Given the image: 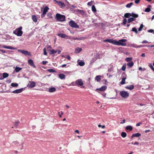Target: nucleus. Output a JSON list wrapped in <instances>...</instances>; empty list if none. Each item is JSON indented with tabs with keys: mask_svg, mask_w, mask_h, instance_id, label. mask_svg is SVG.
<instances>
[{
	"mask_svg": "<svg viewBox=\"0 0 154 154\" xmlns=\"http://www.w3.org/2000/svg\"><path fill=\"white\" fill-rule=\"evenodd\" d=\"M65 16L64 15L57 13L56 15L55 19L58 21L62 22L65 20Z\"/></svg>",
	"mask_w": 154,
	"mask_h": 154,
	"instance_id": "obj_1",
	"label": "nucleus"
},
{
	"mask_svg": "<svg viewBox=\"0 0 154 154\" xmlns=\"http://www.w3.org/2000/svg\"><path fill=\"white\" fill-rule=\"evenodd\" d=\"M22 29V26H20L19 28L16 29L14 31L13 33L17 36H21L23 34V32L21 30Z\"/></svg>",
	"mask_w": 154,
	"mask_h": 154,
	"instance_id": "obj_2",
	"label": "nucleus"
},
{
	"mask_svg": "<svg viewBox=\"0 0 154 154\" xmlns=\"http://www.w3.org/2000/svg\"><path fill=\"white\" fill-rule=\"evenodd\" d=\"M127 41V40L125 39H122L119 40L118 41H116L114 43L115 45H122L123 46H125L126 45V43L125 42Z\"/></svg>",
	"mask_w": 154,
	"mask_h": 154,
	"instance_id": "obj_3",
	"label": "nucleus"
},
{
	"mask_svg": "<svg viewBox=\"0 0 154 154\" xmlns=\"http://www.w3.org/2000/svg\"><path fill=\"white\" fill-rule=\"evenodd\" d=\"M69 24L72 28H78L79 27V26L74 21L72 20H70L69 22Z\"/></svg>",
	"mask_w": 154,
	"mask_h": 154,
	"instance_id": "obj_4",
	"label": "nucleus"
},
{
	"mask_svg": "<svg viewBox=\"0 0 154 154\" xmlns=\"http://www.w3.org/2000/svg\"><path fill=\"white\" fill-rule=\"evenodd\" d=\"M120 94L121 96L123 98H126L129 96V94L125 91H120Z\"/></svg>",
	"mask_w": 154,
	"mask_h": 154,
	"instance_id": "obj_5",
	"label": "nucleus"
},
{
	"mask_svg": "<svg viewBox=\"0 0 154 154\" xmlns=\"http://www.w3.org/2000/svg\"><path fill=\"white\" fill-rule=\"evenodd\" d=\"M18 51L20 52L25 56H31V55L30 53L27 51L23 50H19Z\"/></svg>",
	"mask_w": 154,
	"mask_h": 154,
	"instance_id": "obj_6",
	"label": "nucleus"
},
{
	"mask_svg": "<svg viewBox=\"0 0 154 154\" xmlns=\"http://www.w3.org/2000/svg\"><path fill=\"white\" fill-rule=\"evenodd\" d=\"M75 84L78 86H82L83 85V82L82 79L77 80L75 82Z\"/></svg>",
	"mask_w": 154,
	"mask_h": 154,
	"instance_id": "obj_7",
	"label": "nucleus"
},
{
	"mask_svg": "<svg viewBox=\"0 0 154 154\" xmlns=\"http://www.w3.org/2000/svg\"><path fill=\"white\" fill-rule=\"evenodd\" d=\"M36 85L35 83L34 82H30L29 81L27 87L29 88H33Z\"/></svg>",
	"mask_w": 154,
	"mask_h": 154,
	"instance_id": "obj_8",
	"label": "nucleus"
},
{
	"mask_svg": "<svg viewBox=\"0 0 154 154\" xmlns=\"http://www.w3.org/2000/svg\"><path fill=\"white\" fill-rule=\"evenodd\" d=\"M28 63L33 68H35L36 66L35 65L33 61L31 59H29L28 60Z\"/></svg>",
	"mask_w": 154,
	"mask_h": 154,
	"instance_id": "obj_9",
	"label": "nucleus"
},
{
	"mask_svg": "<svg viewBox=\"0 0 154 154\" xmlns=\"http://www.w3.org/2000/svg\"><path fill=\"white\" fill-rule=\"evenodd\" d=\"M23 90V88H22L19 89H16L14 91H13L12 92V93L14 94H18L20 93Z\"/></svg>",
	"mask_w": 154,
	"mask_h": 154,
	"instance_id": "obj_10",
	"label": "nucleus"
},
{
	"mask_svg": "<svg viewBox=\"0 0 154 154\" xmlns=\"http://www.w3.org/2000/svg\"><path fill=\"white\" fill-rule=\"evenodd\" d=\"M103 42H109V43H112L114 45V43H115V42H116V40H113L112 39H107L106 40H103Z\"/></svg>",
	"mask_w": 154,
	"mask_h": 154,
	"instance_id": "obj_11",
	"label": "nucleus"
},
{
	"mask_svg": "<svg viewBox=\"0 0 154 154\" xmlns=\"http://www.w3.org/2000/svg\"><path fill=\"white\" fill-rule=\"evenodd\" d=\"M107 87L106 86H102L100 88H97V90H98L100 91H104L107 89Z\"/></svg>",
	"mask_w": 154,
	"mask_h": 154,
	"instance_id": "obj_12",
	"label": "nucleus"
},
{
	"mask_svg": "<svg viewBox=\"0 0 154 154\" xmlns=\"http://www.w3.org/2000/svg\"><path fill=\"white\" fill-rule=\"evenodd\" d=\"M2 46H3V48H6V49H13V50H15L16 49V48H15L13 47H12V46H7L5 45H3Z\"/></svg>",
	"mask_w": 154,
	"mask_h": 154,
	"instance_id": "obj_13",
	"label": "nucleus"
},
{
	"mask_svg": "<svg viewBox=\"0 0 154 154\" xmlns=\"http://www.w3.org/2000/svg\"><path fill=\"white\" fill-rule=\"evenodd\" d=\"M141 135V134L140 133H137L135 134H133L132 135L131 137V138H132L134 137H138Z\"/></svg>",
	"mask_w": 154,
	"mask_h": 154,
	"instance_id": "obj_14",
	"label": "nucleus"
},
{
	"mask_svg": "<svg viewBox=\"0 0 154 154\" xmlns=\"http://www.w3.org/2000/svg\"><path fill=\"white\" fill-rule=\"evenodd\" d=\"M134 64V63L132 61H131L127 63V65L128 68H131L133 66Z\"/></svg>",
	"mask_w": 154,
	"mask_h": 154,
	"instance_id": "obj_15",
	"label": "nucleus"
},
{
	"mask_svg": "<svg viewBox=\"0 0 154 154\" xmlns=\"http://www.w3.org/2000/svg\"><path fill=\"white\" fill-rule=\"evenodd\" d=\"M134 88V86L133 85H131L129 86H127L125 87V88L127 89L131 90L133 89Z\"/></svg>",
	"mask_w": 154,
	"mask_h": 154,
	"instance_id": "obj_16",
	"label": "nucleus"
},
{
	"mask_svg": "<svg viewBox=\"0 0 154 154\" xmlns=\"http://www.w3.org/2000/svg\"><path fill=\"white\" fill-rule=\"evenodd\" d=\"M58 3V4L59 6H60L61 8L63 7H65V5H64V3L61 1H56Z\"/></svg>",
	"mask_w": 154,
	"mask_h": 154,
	"instance_id": "obj_17",
	"label": "nucleus"
},
{
	"mask_svg": "<svg viewBox=\"0 0 154 154\" xmlns=\"http://www.w3.org/2000/svg\"><path fill=\"white\" fill-rule=\"evenodd\" d=\"M56 90V89L54 87H51L49 89L48 91L49 92H55Z\"/></svg>",
	"mask_w": 154,
	"mask_h": 154,
	"instance_id": "obj_18",
	"label": "nucleus"
},
{
	"mask_svg": "<svg viewBox=\"0 0 154 154\" xmlns=\"http://www.w3.org/2000/svg\"><path fill=\"white\" fill-rule=\"evenodd\" d=\"M57 35L63 38H65L67 37L66 35L64 34L59 33L58 34H57Z\"/></svg>",
	"mask_w": 154,
	"mask_h": 154,
	"instance_id": "obj_19",
	"label": "nucleus"
},
{
	"mask_svg": "<svg viewBox=\"0 0 154 154\" xmlns=\"http://www.w3.org/2000/svg\"><path fill=\"white\" fill-rule=\"evenodd\" d=\"M32 19L33 21L35 22H36L37 21V17L35 15H33L32 16Z\"/></svg>",
	"mask_w": 154,
	"mask_h": 154,
	"instance_id": "obj_20",
	"label": "nucleus"
},
{
	"mask_svg": "<svg viewBox=\"0 0 154 154\" xmlns=\"http://www.w3.org/2000/svg\"><path fill=\"white\" fill-rule=\"evenodd\" d=\"M49 9V8L47 6H46L44 8L43 11V13L44 14H45L48 11V10Z\"/></svg>",
	"mask_w": 154,
	"mask_h": 154,
	"instance_id": "obj_21",
	"label": "nucleus"
},
{
	"mask_svg": "<svg viewBox=\"0 0 154 154\" xmlns=\"http://www.w3.org/2000/svg\"><path fill=\"white\" fill-rule=\"evenodd\" d=\"M125 129L126 130H129L130 131H131L132 130L133 127L131 125H128L126 126Z\"/></svg>",
	"mask_w": 154,
	"mask_h": 154,
	"instance_id": "obj_22",
	"label": "nucleus"
},
{
	"mask_svg": "<svg viewBox=\"0 0 154 154\" xmlns=\"http://www.w3.org/2000/svg\"><path fill=\"white\" fill-rule=\"evenodd\" d=\"M58 76L61 79H63L65 78V75L63 74H59Z\"/></svg>",
	"mask_w": 154,
	"mask_h": 154,
	"instance_id": "obj_23",
	"label": "nucleus"
},
{
	"mask_svg": "<svg viewBox=\"0 0 154 154\" xmlns=\"http://www.w3.org/2000/svg\"><path fill=\"white\" fill-rule=\"evenodd\" d=\"M22 69V68L16 66L15 69V71L16 72H18L20 71Z\"/></svg>",
	"mask_w": 154,
	"mask_h": 154,
	"instance_id": "obj_24",
	"label": "nucleus"
},
{
	"mask_svg": "<svg viewBox=\"0 0 154 154\" xmlns=\"http://www.w3.org/2000/svg\"><path fill=\"white\" fill-rule=\"evenodd\" d=\"M126 79V77H124L122 79V81L120 82V83L121 85H124L125 84V80Z\"/></svg>",
	"mask_w": 154,
	"mask_h": 154,
	"instance_id": "obj_25",
	"label": "nucleus"
},
{
	"mask_svg": "<svg viewBox=\"0 0 154 154\" xmlns=\"http://www.w3.org/2000/svg\"><path fill=\"white\" fill-rule=\"evenodd\" d=\"M82 50V49L80 48H77L75 49V52L76 53H79Z\"/></svg>",
	"mask_w": 154,
	"mask_h": 154,
	"instance_id": "obj_26",
	"label": "nucleus"
},
{
	"mask_svg": "<svg viewBox=\"0 0 154 154\" xmlns=\"http://www.w3.org/2000/svg\"><path fill=\"white\" fill-rule=\"evenodd\" d=\"M101 76L97 75L95 77V80H97V82H99L101 80Z\"/></svg>",
	"mask_w": 154,
	"mask_h": 154,
	"instance_id": "obj_27",
	"label": "nucleus"
},
{
	"mask_svg": "<svg viewBox=\"0 0 154 154\" xmlns=\"http://www.w3.org/2000/svg\"><path fill=\"white\" fill-rule=\"evenodd\" d=\"M131 14L129 13H126L124 15V17L125 18H128L129 17L131 16Z\"/></svg>",
	"mask_w": 154,
	"mask_h": 154,
	"instance_id": "obj_28",
	"label": "nucleus"
},
{
	"mask_svg": "<svg viewBox=\"0 0 154 154\" xmlns=\"http://www.w3.org/2000/svg\"><path fill=\"white\" fill-rule=\"evenodd\" d=\"M131 16H132L134 18H137L138 17V15L137 14L132 13L131 14Z\"/></svg>",
	"mask_w": 154,
	"mask_h": 154,
	"instance_id": "obj_29",
	"label": "nucleus"
},
{
	"mask_svg": "<svg viewBox=\"0 0 154 154\" xmlns=\"http://www.w3.org/2000/svg\"><path fill=\"white\" fill-rule=\"evenodd\" d=\"M133 5V3L131 2L130 3L127 4L126 5V7L127 8H130Z\"/></svg>",
	"mask_w": 154,
	"mask_h": 154,
	"instance_id": "obj_30",
	"label": "nucleus"
},
{
	"mask_svg": "<svg viewBox=\"0 0 154 154\" xmlns=\"http://www.w3.org/2000/svg\"><path fill=\"white\" fill-rule=\"evenodd\" d=\"M8 76V74L7 73L4 72L3 73V78H6Z\"/></svg>",
	"mask_w": 154,
	"mask_h": 154,
	"instance_id": "obj_31",
	"label": "nucleus"
},
{
	"mask_svg": "<svg viewBox=\"0 0 154 154\" xmlns=\"http://www.w3.org/2000/svg\"><path fill=\"white\" fill-rule=\"evenodd\" d=\"M132 60V57H127L125 59V60L127 62H130Z\"/></svg>",
	"mask_w": 154,
	"mask_h": 154,
	"instance_id": "obj_32",
	"label": "nucleus"
},
{
	"mask_svg": "<svg viewBox=\"0 0 154 154\" xmlns=\"http://www.w3.org/2000/svg\"><path fill=\"white\" fill-rule=\"evenodd\" d=\"M121 136L123 137H125L127 136V134L125 132H122L121 134Z\"/></svg>",
	"mask_w": 154,
	"mask_h": 154,
	"instance_id": "obj_33",
	"label": "nucleus"
},
{
	"mask_svg": "<svg viewBox=\"0 0 154 154\" xmlns=\"http://www.w3.org/2000/svg\"><path fill=\"white\" fill-rule=\"evenodd\" d=\"M131 31L135 32L137 34L138 33V32L137 29L135 27H133L132 28Z\"/></svg>",
	"mask_w": 154,
	"mask_h": 154,
	"instance_id": "obj_34",
	"label": "nucleus"
},
{
	"mask_svg": "<svg viewBox=\"0 0 154 154\" xmlns=\"http://www.w3.org/2000/svg\"><path fill=\"white\" fill-rule=\"evenodd\" d=\"M85 64V63L83 61H80L79 63V65L81 66H84Z\"/></svg>",
	"mask_w": 154,
	"mask_h": 154,
	"instance_id": "obj_35",
	"label": "nucleus"
},
{
	"mask_svg": "<svg viewBox=\"0 0 154 154\" xmlns=\"http://www.w3.org/2000/svg\"><path fill=\"white\" fill-rule=\"evenodd\" d=\"M11 85L13 87H17L18 86V84L17 83H12L11 84Z\"/></svg>",
	"mask_w": 154,
	"mask_h": 154,
	"instance_id": "obj_36",
	"label": "nucleus"
},
{
	"mask_svg": "<svg viewBox=\"0 0 154 154\" xmlns=\"http://www.w3.org/2000/svg\"><path fill=\"white\" fill-rule=\"evenodd\" d=\"M57 51L55 50L54 49H52V50H51L50 54H55L57 53Z\"/></svg>",
	"mask_w": 154,
	"mask_h": 154,
	"instance_id": "obj_37",
	"label": "nucleus"
},
{
	"mask_svg": "<svg viewBox=\"0 0 154 154\" xmlns=\"http://www.w3.org/2000/svg\"><path fill=\"white\" fill-rule=\"evenodd\" d=\"M143 27H144L143 25L142 24H141L140 25V26L139 28L138 29V31H141L142 30Z\"/></svg>",
	"mask_w": 154,
	"mask_h": 154,
	"instance_id": "obj_38",
	"label": "nucleus"
},
{
	"mask_svg": "<svg viewBox=\"0 0 154 154\" xmlns=\"http://www.w3.org/2000/svg\"><path fill=\"white\" fill-rule=\"evenodd\" d=\"M126 68V64L125 63L124 64L123 66H122V70L123 71H125V70Z\"/></svg>",
	"mask_w": 154,
	"mask_h": 154,
	"instance_id": "obj_39",
	"label": "nucleus"
},
{
	"mask_svg": "<svg viewBox=\"0 0 154 154\" xmlns=\"http://www.w3.org/2000/svg\"><path fill=\"white\" fill-rule=\"evenodd\" d=\"M134 20V18L133 17H130L128 19V23L131 22Z\"/></svg>",
	"mask_w": 154,
	"mask_h": 154,
	"instance_id": "obj_40",
	"label": "nucleus"
},
{
	"mask_svg": "<svg viewBox=\"0 0 154 154\" xmlns=\"http://www.w3.org/2000/svg\"><path fill=\"white\" fill-rule=\"evenodd\" d=\"M92 10L94 12H96L97 11L94 5H93L92 6Z\"/></svg>",
	"mask_w": 154,
	"mask_h": 154,
	"instance_id": "obj_41",
	"label": "nucleus"
},
{
	"mask_svg": "<svg viewBox=\"0 0 154 154\" xmlns=\"http://www.w3.org/2000/svg\"><path fill=\"white\" fill-rule=\"evenodd\" d=\"M127 19L126 18H124L123 20V21L122 23V24L125 25L127 23Z\"/></svg>",
	"mask_w": 154,
	"mask_h": 154,
	"instance_id": "obj_42",
	"label": "nucleus"
},
{
	"mask_svg": "<svg viewBox=\"0 0 154 154\" xmlns=\"http://www.w3.org/2000/svg\"><path fill=\"white\" fill-rule=\"evenodd\" d=\"M150 8H147L145 10V11L146 12H149L150 11Z\"/></svg>",
	"mask_w": 154,
	"mask_h": 154,
	"instance_id": "obj_43",
	"label": "nucleus"
},
{
	"mask_svg": "<svg viewBox=\"0 0 154 154\" xmlns=\"http://www.w3.org/2000/svg\"><path fill=\"white\" fill-rule=\"evenodd\" d=\"M83 37H80V38H74L73 39L75 40H82L83 39Z\"/></svg>",
	"mask_w": 154,
	"mask_h": 154,
	"instance_id": "obj_44",
	"label": "nucleus"
},
{
	"mask_svg": "<svg viewBox=\"0 0 154 154\" xmlns=\"http://www.w3.org/2000/svg\"><path fill=\"white\" fill-rule=\"evenodd\" d=\"M48 71L50 72H55V71L54 69H49L47 70Z\"/></svg>",
	"mask_w": 154,
	"mask_h": 154,
	"instance_id": "obj_45",
	"label": "nucleus"
},
{
	"mask_svg": "<svg viewBox=\"0 0 154 154\" xmlns=\"http://www.w3.org/2000/svg\"><path fill=\"white\" fill-rule=\"evenodd\" d=\"M19 123H20V122L19 121L15 122H14L15 126L16 127H17L18 126V125L19 124Z\"/></svg>",
	"mask_w": 154,
	"mask_h": 154,
	"instance_id": "obj_46",
	"label": "nucleus"
},
{
	"mask_svg": "<svg viewBox=\"0 0 154 154\" xmlns=\"http://www.w3.org/2000/svg\"><path fill=\"white\" fill-rule=\"evenodd\" d=\"M140 1V0H136L135 1V4L137 5L138 4Z\"/></svg>",
	"mask_w": 154,
	"mask_h": 154,
	"instance_id": "obj_47",
	"label": "nucleus"
},
{
	"mask_svg": "<svg viewBox=\"0 0 154 154\" xmlns=\"http://www.w3.org/2000/svg\"><path fill=\"white\" fill-rule=\"evenodd\" d=\"M98 127L99 128L101 127L102 128H105V125H103V126H102L100 124H99L98 125Z\"/></svg>",
	"mask_w": 154,
	"mask_h": 154,
	"instance_id": "obj_48",
	"label": "nucleus"
},
{
	"mask_svg": "<svg viewBox=\"0 0 154 154\" xmlns=\"http://www.w3.org/2000/svg\"><path fill=\"white\" fill-rule=\"evenodd\" d=\"M44 51V54L45 55H47V53L46 51V49L45 48H44L43 49Z\"/></svg>",
	"mask_w": 154,
	"mask_h": 154,
	"instance_id": "obj_49",
	"label": "nucleus"
},
{
	"mask_svg": "<svg viewBox=\"0 0 154 154\" xmlns=\"http://www.w3.org/2000/svg\"><path fill=\"white\" fill-rule=\"evenodd\" d=\"M149 66L152 70L154 71V68L153 67L152 65V64H150L149 65Z\"/></svg>",
	"mask_w": 154,
	"mask_h": 154,
	"instance_id": "obj_50",
	"label": "nucleus"
},
{
	"mask_svg": "<svg viewBox=\"0 0 154 154\" xmlns=\"http://www.w3.org/2000/svg\"><path fill=\"white\" fill-rule=\"evenodd\" d=\"M154 31V30L153 29H149L147 30V32H149L152 33Z\"/></svg>",
	"mask_w": 154,
	"mask_h": 154,
	"instance_id": "obj_51",
	"label": "nucleus"
},
{
	"mask_svg": "<svg viewBox=\"0 0 154 154\" xmlns=\"http://www.w3.org/2000/svg\"><path fill=\"white\" fill-rule=\"evenodd\" d=\"M148 43V42L146 40H143V41H142L141 42V43L142 44L147 43Z\"/></svg>",
	"mask_w": 154,
	"mask_h": 154,
	"instance_id": "obj_52",
	"label": "nucleus"
},
{
	"mask_svg": "<svg viewBox=\"0 0 154 154\" xmlns=\"http://www.w3.org/2000/svg\"><path fill=\"white\" fill-rule=\"evenodd\" d=\"M48 61H44L42 62V64L43 65H45L48 63Z\"/></svg>",
	"mask_w": 154,
	"mask_h": 154,
	"instance_id": "obj_53",
	"label": "nucleus"
},
{
	"mask_svg": "<svg viewBox=\"0 0 154 154\" xmlns=\"http://www.w3.org/2000/svg\"><path fill=\"white\" fill-rule=\"evenodd\" d=\"M142 123L141 122H139L137 124H136V126H139Z\"/></svg>",
	"mask_w": 154,
	"mask_h": 154,
	"instance_id": "obj_54",
	"label": "nucleus"
},
{
	"mask_svg": "<svg viewBox=\"0 0 154 154\" xmlns=\"http://www.w3.org/2000/svg\"><path fill=\"white\" fill-rule=\"evenodd\" d=\"M0 51L3 53H5L6 52L5 51L3 50L0 49Z\"/></svg>",
	"mask_w": 154,
	"mask_h": 154,
	"instance_id": "obj_55",
	"label": "nucleus"
},
{
	"mask_svg": "<svg viewBox=\"0 0 154 154\" xmlns=\"http://www.w3.org/2000/svg\"><path fill=\"white\" fill-rule=\"evenodd\" d=\"M66 58H67L68 60H70L71 57L69 56H67L66 57Z\"/></svg>",
	"mask_w": 154,
	"mask_h": 154,
	"instance_id": "obj_56",
	"label": "nucleus"
},
{
	"mask_svg": "<svg viewBox=\"0 0 154 154\" xmlns=\"http://www.w3.org/2000/svg\"><path fill=\"white\" fill-rule=\"evenodd\" d=\"M13 143H14V144L16 145L18 144L19 143L17 141H14L13 142Z\"/></svg>",
	"mask_w": 154,
	"mask_h": 154,
	"instance_id": "obj_57",
	"label": "nucleus"
},
{
	"mask_svg": "<svg viewBox=\"0 0 154 154\" xmlns=\"http://www.w3.org/2000/svg\"><path fill=\"white\" fill-rule=\"evenodd\" d=\"M125 119H124L122 121V122H120V124H123L125 122Z\"/></svg>",
	"mask_w": 154,
	"mask_h": 154,
	"instance_id": "obj_58",
	"label": "nucleus"
},
{
	"mask_svg": "<svg viewBox=\"0 0 154 154\" xmlns=\"http://www.w3.org/2000/svg\"><path fill=\"white\" fill-rule=\"evenodd\" d=\"M145 46H144V45H139V46H138L137 47V48H140V47H145Z\"/></svg>",
	"mask_w": 154,
	"mask_h": 154,
	"instance_id": "obj_59",
	"label": "nucleus"
},
{
	"mask_svg": "<svg viewBox=\"0 0 154 154\" xmlns=\"http://www.w3.org/2000/svg\"><path fill=\"white\" fill-rule=\"evenodd\" d=\"M66 65V64H63V65H62L61 67L63 68V67H65Z\"/></svg>",
	"mask_w": 154,
	"mask_h": 154,
	"instance_id": "obj_60",
	"label": "nucleus"
},
{
	"mask_svg": "<svg viewBox=\"0 0 154 154\" xmlns=\"http://www.w3.org/2000/svg\"><path fill=\"white\" fill-rule=\"evenodd\" d=\"M148 47H151L152 48L153 47H154V45H148L147 46Z\"/></svg>",
	"mask_w": 154,
	"mask_h": 154,
	"instance_id": "obj_61",
	"label": "nucleus"
},
{
	"mask_svg": "<svg viewBox=\"0 0 154 154\" xmlns=\"http://www.w3.org/2000/svg\"><path fill=\"white\" fill-rule=\"evenodd\" d=\"M150 131V130H146L145 131V132L146 133H147L148 132H149Z\"/></svg>",
	"mask_w": 154,
	"mask_h": 154,
	"instance_id": "obj_62",
	"label": "nucleus"
},
{
	"mask_svg": "<svg viewBox=\"0 0 154 154\" xmlns=\"http://www.w3.org/2000/svg\"><path fill=\"white\" fill-rule=\"evenodd\" d=\"M141 56H142V57H145V54L144 53H143L141 54Z\"/></svg>",
	"mask_w": 154,
	"mask_h": 154,
	"instance_id": "obj_63",
	"label": "nucleus"
},
{
	"mask_svg": "<svg viewBox=\"0 0 154 154\" xmlns=\"http://www.w3.org/2000/svg\"><path fill=\"white\" fill-rule=\"evenodd\" d=\"M45 14H44L43 13H42V14L41 16L42 18H43V17H45Z\"/></svg>",
	"mask_w": 154,
	"mask_h": 154,
	"instance_id": "obj_64",
	"label": "nucleus"
}]
</instances>
